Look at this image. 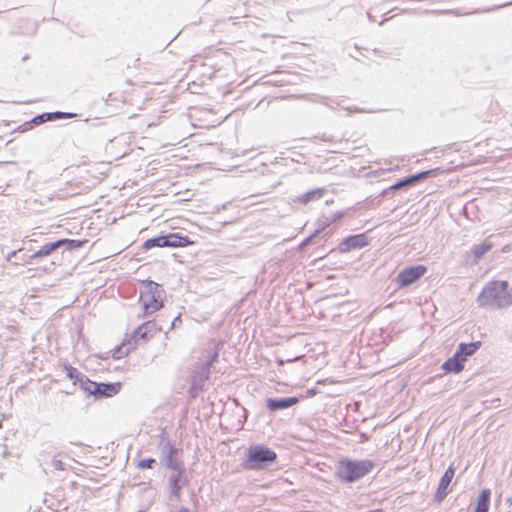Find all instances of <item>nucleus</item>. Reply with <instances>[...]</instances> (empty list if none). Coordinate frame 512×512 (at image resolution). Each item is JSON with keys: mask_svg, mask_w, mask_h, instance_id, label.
Returning a JSON list of instances; mask_svg holds the SVG:
<instances>
[{"mask_svg": "<svg viewBox=\"0 0 512 512\" xmlns=\"http://www.w3.org/2000/svg\"><path fill=\"white\" fill-rule=\"evenodd\" d=\"M482 308L501 309L512 305V289L505 280L487 282L477 296Z\"/></svg>", "mask_w": 512, "mask_h": 512, "instance_id": "1", "label": "nucleus"}, {"mask_svg": "<svg viewBox=\"0 0 512 512\" xmlns=\"http://www.w3.org/2000/svg\"><path fill=\"white\" fill-rule=\"evenodd\" d=\"M374 468L371 460L341 459L337 463L336 476L344 483H353L368 475Z\"/></svg>", "mask_w": 512, "mask_h": 512, "instance_id": "2", "label": "nucleus"}, {"mask_svg": "<svg viewBox=\"0 0 512 512\" xmlns=\"http://www.w3.org/2000/svg\"><path fill=\"white\" fill-rule=\"evenodd\" d=\"M165 292L159 284L153 281L142 282L140 291V303L143 308V316L151 315L163 307Z\"/></svg>", "mask_w": 512, "mask_h": 512, "instance_id": "3", "label": "nucleus"}, {"mask_svg": "<svg viewBox=\"0 0 512 512\" xmlns=\"http://www.w3.org/2000/svg\"><path fill=\"white\" fill-rule=\"evenodd\" d=\"M277 454L264 445H251L242 466L246 470H261L276 461Z\"/></svg>", "mask_w": 512, "mask_h": 512, "instance_id": "4", "label": "nucleus"}, {"mask_svg": "<svg viewBox=\"0 0 512 512\" xmlns=\"http://www.w3.org/2000/svg\"><path fill=\"white\" fill-rule=\"evenodd\" d=\"M427 272L424 265L409 266L402 269L396 276L398 287L405 288L418 281Z\"/></svg>", "mask_w": 512, "mask_h": 512, "instance_id": "5", "label": "nucleus"}, {"mask_svg": "<svg viewBox=\"0 0 512 512\" xmlns=\"http://www.w3.org/2000/svg\"><path fill=\"white\" fill-rule=\"evenodd\" d=\"M443 171H441L440 168H434V169H430V170H426V171H422L420 173H417L415 175H412V176H409L401 181H398L397 183H395L394 185L391 186V189L393 190H399L405 186H408V185H411V184H414L420 180H423L425 178H428V177H435L437 176L438 174L442 173Z\"/></svg>", "mask_w": 512, "mask_h": 512, "instance_id": "6", "label": "nucleus"}, {"mask_svg": "<svg viewBox=\"0 0 512 512\" xmlns=\"http://www.w3.org/2000/svg\"><path fill=\"white\" fill-rule=\"evenodd\" d=\"M368 245V239L365 234H357L346 237L339 244V250L342 253L350 252L354 249L363 248Z\"/></svg>", "mask_w": 512, "mask_h": 512, "instance_id": "7", "label": "nucleus"}, {"mask_svg": "<svg viewBox=\"0 0 512 512\" xmlns=\"http://www.w3.org/2000/svg\"><path fill=\"white\" fill-rule=\"evenodd\" d=\"M159 331L160 329L157 327V324L154 321H147L141 324L133 332L141 344L152 339Z\"/></svg>", "mask_w": 512, "mask_h": 512, "instance_id": "8", "label": "nucleus"}, {"mask_svg": "<svg viewBox=\"0 0 512 512\" xmlns=\"http://www.w3.org/2000/svg\"><path fill=\"white\" fill-rule=\"evenodd\" d=\"M455 476V468L450 465L442 476L435 493V499L441 502L448 494V487Z\"/></svg>", "mask_w": 512, "mask_h": 512, "instance_id": "9", "label": "nucleus"}, {"mask_svg": "<svg viewBox=\"0 0 512 512\" xmlns=\"http://www.w3.org/2000/svg\"><path fill=\"white\" fill-rule=\"evenodd\" d=\"M465 361V356L460 355V353L456 351L452 357L443 363L442 369L446 373H459L463 370Z\"/></svg>", "mask_w": 512, "mask_h": 512, "instance_id": "10", "label": "nucleus"}, {"mask_svg": "<svg viewBox=\"0 0 512 512\" xmlns=\"http://www.w3.org/2000/svg\"><path fill=\"white\" fill-rule=\"evenodd\" d=\"M326 193L325 188H315L297 196L293 201L296 204L306 206L310 202L320 200Z\"/></svg>", "mask_w": 512, "mask_h": 512, "instance_id": "11", "label": "nucleus"}, {"mask_svg": "<svg viewBox=\"0 0 512 512\" xmlns=\"http://www.w3.org/2000/svg\"><path fill=\"white\" fill-rule=\"evenodd\" d=\"M59 247H60V242H58V240L55 242L46 243L43 246H41L40 249L37 250L32 255L26 256L25 259H23L22 264H28L33 259L47 257V256L51 255Z\"/></svg>", "mask_w": 512, "mask_h": 512, "instance_id": "12", "label": "nucleus"}, {"mask_svg": "<svg viewBox=\"0 0 512 512\" xmlns=\"http://www.w3.org/2000/svg\"><path fill=\"white\" fill-rule=\"evenodd\" d=\"M169 248H182L194 244V241L189 237L183 236L180 233H170L166 235Z\"/></svg>", "mask_w": 512, "mask_h": 512, "instance_id": "13", "label": "nucleus"}, {"mask_svg": "<svg viewBox=\"0 0 512 512\" xmlns=\"http://www.w3.org/2000/svg\"><path fill=\"white\" fill-rule=\"evenodd\" d=\"M300 398L298 397H289L281 400L268 399L267 407L271 411H276L280 409H286L293 405H296L299 402Z\"/></svg>", "mask_w": 512, "mask_h": 512, "instance_id": "14", "label": "nucleus"}, {"mask_svg": "<svg viewBox=\"0 0 512 512\" xmlns=\"http://www.w3.org/2000/svg\"><path fill=\"white\" fill-rule=\"evenodd\" d=\"M490 497H491L490 489L482 490L477 498L474 512H488L489 506H490Z\"/></svg>", "mask_w": 512, "mask_h": 512, "instance_id": "15", "label": "nucleus"}, {"mask_svg": "<svg viewBox=\"0 0 512 512\" xmlns=\"http://www.w3.org/2000/svg\"><path fill=\"white\" fill-rule=\"evenodd\" d=\"M121 389L120 383H99V391L96 396L98 397H112L116 395Z\"/></svg>", "mask_w": 512, "mask_h": 512, "instance_id": "16", "label": "nucleus"}, {"mask_svg": "<svg viewBox=\"0 0 512 512\" xmlns=\"http://www.w3.org/2000/svg\"><path fill=\"white\" fill-rule=\"evenodd\" d=\"M154 247L165 248L168 247V241L166 235L154 237L144 241L142 248L143 250H150Z\"/></svg>", "mask_w": 512, "mask_h": 512, "instance_id": "17", "label": "nucleus"}, {"mask_svg": "<svg viewBox=\"0 0 512 512\" xmlns=\"http://www.w3.org/2000/svg\"><path fill=\"white\" fill-rule=\"evenodd\" d=\"M480 345V341L472 343H461L457 352L460 353V355L465 356V360H467V357L473 355L480 348Z\"/></svg>", "mask_w": 512, "mask_h": 512, "instance_id": "18", "label": "nucleus"}, {"mask_svg": "<svg viewBox=\"0 0 512 512\" xmlns=\"http://www.w3.org/2000/svg\"><path fill=\"white\" fill-rule=\"evenodd\" d=\"M492 248V243L485 241L484 243L474 246L471 250V254L474 257V261L477 262L480 260L484 254H486L488 251H490Z\"/></svg>", "mask_w": 512, "mask_h": 512, "instance_id": "19", "label": "nucleus"}, {"mask_svg": "<svg viewBox=\"0 0 512 512\" xmlns=\"http://www.w3.org/2000/svg\"><path fill=\"white\" fill-rule=\"evenodd\" d=\"M81 388L89 394L95 395L99 391V383L89 380L88 378L80 379Z\"/></svg>", "mask_w": 512, "mask_h": 512, "instance_id": "20", "label": "nucleus"}, {"mask_svg": "<svg viewBox=\"0 0 512 512\" xmlns=\"http://www.w3.org/2000/svg\"><path fill=\"white\" fill-rule=\"evenodd\" d=\"M139 344L140 343H139L138 339L136 338V335L134 334V332L131 335H129L128 337H126L121 342V345L124 346L126 348V350L129 352L135 350Z\"/></svg>", "mask_w": 512, "mask_h": 512, "instance_id": "21", "label": "nucleus"}, {"mask_svg": "<svg viewBox=\"0 0 512 512\" xmlns=\"http://www.w3.org/2000/svg\"><path fill=\"white\" fill-rule=\"evenodd\" d=\"M63 116H64V114L61 112L46 113V114H42V115L35 117L33 121L35 123L39 124V123H43L45 121L62 118Z\"/></svg>", "mask_w": 512, "mask_h": 512, "instance_id": "22", "label": "nucleus"}, {"mask_svg": "<svg viewBox=\"0 0 512 512\" xmlns=\"http://www.w3.org/2000/svg\"><path fill=\"white\" fill-rule=\"evenodd\" d=\"M58 242H60V247L63 245H68L70 249H73L84 246L87 240L59 239Z\"/></svg>", "mask_w": 512, "mask_h": 512, "instance_id": "23", "label": "nucleus"}, {"mask_svg": "<svg viewBox=\"0 0 512 512\" xmlns=\"http://www.w3.org/2000/svg\"><path fill=\"white\" fill-rule=\"evenodd\" d=\"M129 351L126 350V348L124 346H122L121 344L118 345L117 347H115L112 351V357L114 359H121V358H124L126 357L127 355H129Z\"/></svg>", "mask_w": 512, "mask_h": 512, "instance_id": "24", "label": "nucleus"}, {"mask_svg": "<svg viewBox=\"0 0 512 512\" xmlns=\"http://www.w3.org/2000/svg\"><path fill=\"white\" fill-rule=\"evenodd\" d=\"M65 370L67 372V376L71 379V380H74L75 382L76 381H79L80 382V373L79 371L75 368V367H72V366H66L65 367Z\"/></svg>", "mask_w": 512, "mask_h": 512, "instance_id": "25", "label": "nucleus"}, {"mask_svg": "<svg viewBox=\"0 0 512 512\" xmlns=\"http://www.w3.org/2000/svg\"><path fill=\"white\" fill-rule=\"evenodd\" d=\"M154 463H155L154 459H143V460L139 461L137 466L140 469H150L153 467Z\"/></svg>", "mask_w": 512, "mask_h": 512, "instance_id": "26", "label": "nucleus"}, {"mask_svg": "<svg viewBox=\"0 0 512 512\" xmlns=\"http://www.w3.org/2000/svg\"><path fill=\"white\" fill-rule=\"evenodd\" d=\"M317 393H318V391L316 389L311 388V389H308L305 392V395L301 396V398H311V397H314Z\"/></svg>", "mask_w": 512, "mask_h": 512, "instance_id": "27", "label": "nucleus"}, {"mask_svg": "<svg viewBox=\"0 0 512 512\" xmlns=\"http://www.w3.org/2000/svg\"><path fill=\"white\" fill-rule=\"evenodd\" d=\"M20 251H21V249H20V250H18V251H13V252H11V253L8 255V257H7V260H8V261H10V260L12 259V257L16 256V255H17V253H18V252H20Z\"/></svg>", "mask_w": 512, "mask_h": 512, "instance_id": "28", "label": "nucleus"}, {"mask_svg": "<svg viewBox=\"0 0 512 512\" xmlns=\"http://www.w3.org/2000/svg\"><path fill=\"white\" fill-rule=\"evenodd\" d=\"M343 217V213L339 212L334 216V220L341 219Z\"/></svg>", "mask_w": 512, "mask_h": 512, "instance_id": "29", "label": "nucleus"}, {"mask_svg": "<svg viewBox=\"0 0 512 512\" xmlns=\"http://www.w3.org/2000/svg\"><path fill=\"white\" fill-rule=\"evenodd\" d=\"M309 240H310V238L305 239V240L301 243L300 247H303V246L307 245V243L309 242Z\"/></svg>", "mask_w": 512, "mask_h": 512, "instance_id": "30", "label": "nucleus"}, {"mask_svg": "<svg viewBox=\"0 0 512 512\" xmlns=\"http://www.w3.org/2000/svg\"><path fill=\"white\" fill-rule=\"evenodd\" d=\"M217 357H218V354L215 353L213 358H212V360H211V362H210V365H212V363L217 359Z\"/></svg>", "mask_w": 512, "mask_h": 512, "instance_id": "31", "label": "nucleus"}, {"mask_svg": "<svg viewBox=\"0 0 512 512\" xmlns=\"http://www.w3.org/2000/svg\"><path fill=\"white\" fill-rule=\"evenodd\" d=\"M178 512H189L187 508H181Z\"/></svg>", "mask_w": 512, "mask_h": 512, "instance_id": "32", "label": "nucleus"}]
</instances>
